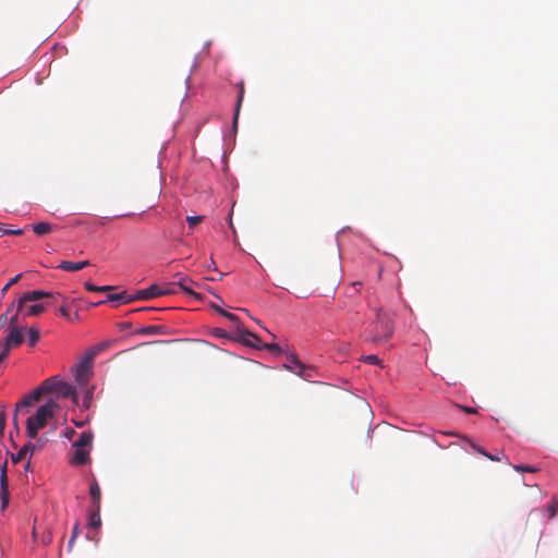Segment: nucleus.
<instances>
[{"mask_svg": "<svg viewBox=\"0 0 558 558\" xmlns=\"http://www.w3.org/2000/svg\"><path fill=\"white\" fill-rule=\"evenodd\" d=\"M59 410L57 401L50 399L45 404L40 405L36 413L29 416L26 421V434L33 439L37 437L38 430L44 428L48 421Z\"/></svg>", "mask_w": 558, "mask_h": 558, "instance_id": "obj_1", "label": "nucleus"}, {"mask_svg": "<svg viewBox=\"0 0 558 558\" xmlns=\"http://www.w3.org/2000/svg\"><path fill=\"white\" fill-rule=\"evenodd\" d=\"M369 332V340L375 343L388 340L393 333L392 314L383 308H378L376 311V318L371 324Z\"/></svg>", "mask_w": 558, "mask_h": 558, "instance_id": "obj_2", "label": "nucleus"}, {"mask_svg": "<svg viewBox=\"0 0 558 558\" xmlns=\"http://www.w3.org/2000/svg\"><path fill=\"white\" fill-rule=\"evenodd\" d=\"M7 337L0 341V348H5V353L9 355L12 347H16L23 343L24 335L19 324V312H16L9 320Z\"/></svg>", "mask_w": 558, "mask_h": 558, "instance_id": "obj_3", "label": "nucleus"}, {"mask_svg": "<svg viewBox=\"0 0 558 558\" xmlns=\"http://www.w3.org/2000/svg\"><path fill=\"white\" fill-rule=\"evenodd\" d=\"M41 389L45 393H57L64 399L71 398L74 402H76L77 396L75 388L63 380L57 379V377H50L46 379L41 384Z\"/></svg>", "mask_w": 558, "mask_h": 558, "instance_id": "obj_4", "label": "nucleus"}, {"mask_svg": "<svg viewBox=\"0 0 558 558\" xmlns=\"http://www.w3.org/2000/svg\"><path fill=\"white\" fill-rule=\"evenodd\" d=\"M94 357H92V354H86L80 360V362L74 366L73 373L75 380L80 385H85L89 380V377L92 375V368H93Z\"/></svg>", "mask_w": 558, "mask_h": 558, "instance_id": "obj_5", "label": "nucleus"}, {"mask_svg": "<svg viewBox=\"0 0 558 558\" xmlns=\"http://www.w3.org/2000/svg\"><path fill=\"white\" fill-rule=\"evenodd\" d=\"M44 390L41 389V385L36 388L33 392L25 396L19 403H16L15 409L16 412H25L28 413V409L33 407L44 395Z\"/></svg>", "mask_w": 558, "mask_h": 558, "instance_id": "obj_6", "label": "nucleus"}, {"mask_svg": "<svg viewBox=\"0 0 558 558\" xmlns=\"http://www.w3.org/2000/svg\"><path fill=\"white\" fill-rule=\"evenodd\" d=\"M49 296H52V293L50 292H45V291H41V290H34V291H29V292H26L24 293L19 300H17V311L16 312H21L23 308H24V305L27 303V302H33V301H38L40 299H44V298H49Z\"/></svg>", "mask_w": 558, "mask_h": 558, "instance_id": "obj_7", "label": "nucleus"}, {"mask_svg": "<svg viewBox=\"0 0 558 558\" xmlns=\"http://www.w3.org/2000/svg\"><path fill=\"white\" fill-rule=\"evenodd\" d=\"M175 277L178 280V289L183 291L185 294L193 296L195 299H201V294L193 290L194 286H197L191 278L183 276L182 274H177Z\"/></svg>", "mask_w": 558, "mask_h": 558, "instance_id": "obj_8", "label": "nucleus"}, {"mask_svg": "<svg viewBox=\"0 0 558 558\" xmlns=\"http://www.w3.org/2000/svg\"><path fill=\"white\" fill-rule=\"evenodd\" d=\"M134 301L133 295L128 294L125 291H122L120 293H111L107 295L106 300L99 301L97 303H94L93 306H98L101 304H105L107 302H114L117 305L119 304H128Z\"/></svg>", "mask_w": 558, "mask_h": 558, "instance_id": "obj_9", "label": "nucleus"}, {"mask_svg": "<svg viewBox=\"0 0 558 558\" xmlns=\"http://www.w3.org/2000/svg\"><path fill=\"white\" fill-rule=\"evenodd\" d=\"M134 298V301L137 300H150L154 298L160 296V286L159 284H151L147 289L140 290L135 294H132Z\"/></svg>", "mask_w": 558, "mask_h": 558, "instance_id": "obj_10", "label": "nucleus"}, {"mask_svg": "<svg viewBox=\"0 0 558 558\" xmlns=\"http://www.w3.org/2000/svg\"><path fill=\"white\" fill-rule=\"evenodd\" d=\"M238 331L241 335L240 341L242 343H244L247 347H252V348H257V349L260 348V344H259L260 339L256 335L242 329V327H240V326H238Z\"/></svg>", "mask_w": 558, "mask_h": 558, "instance_id": "obj_11", "label": "nucleus"}, {"mask_svg": "<svg viewBox=\"0 0 558 558\" xmlns=\"http://www.w3.org/2000/svg\"><path fill=\"white\" fill-rule=\"evenodd\" d=\"M136 333L143 336L167 335L168 328L165 325H151L140 328Z\"/></svg>", "mask_w": 558, "mask_h": 558, "instance_id": "obj_12", "label": "nucleus"}, {"mask_svg": "<svg viewBox=\"0 0 558 558\" xmlns=\"http://www.w3.org/2000/svg\"><path fill=\"white\" fill-rule=\"evenodd\" d=\"M89 495L92 497V507L100 508L101 492H100V487L95 478H93V481L89 485Z\"/></svg>", "mask_w": 558, "mask_h": 558, "instance_id": "obj_13", "label": "nucleus"}, {"mask_svg": "<svg viewBox=\"0 0 558 558\" xmlns=\"http://www.w3.org/2000/svg\"><path fill=\"white\" fill-rule=\"evenodd\" d=\"M89 265H90L89 260H82V262H76V263L63 260V262H61V264L58 267L64 271H77V270H81Z\"/></svg>", "mask_w": 558, "mask_h": 558, "instance_id": "obj_14", "label": "nucleus"}, {"mask_svg": "<svg viewBox=\"0 0 558 558\" xmlns=\"http://www.w3.org/2000/svg\"><path fill=\"white\" fill-rule=\"evenodd\" d=\"M89 461V453L87 450L82 448H76L72 459L71 463L73 465H83L86 464Z\"/></svg>", "mask_w": 558, "mask_h": 558, "instance_id": "obj_15", "label": "nucleus"}, {"mask_svg": "<svg viewBox=\"0 0 558 558\" xmlns=\"http://www.w3.org/2000/svg\"><path fill=\"white\" fill-rule=\"evenodd\" d=\"M303 365L304 363H302L295 354H290L283 366L295 374V371L302 368Z\"/></svg>", "mask_w": 558, "mask_h": 558, "instance_id": "obj_16", "label": "nucleus"}, {"mask_svg": "<svg viewBox=\"0 0 558 558\" xmlns=\"http://www.w3.org/2000/svg\"><path fill=\"white\" fill-rule=\"evenodd\" d=\"M89 527L92 529H98L101 525V519H100V508H93L89 511Z\"/></svg>", "mask_w": 558, "mask_h": 558, "instance_id": "obj_17", "label": "nucleus"}, {"mask_svg": "<svg viewBox=\"0 0 558 558\" xmlns=\"http://www.w3.org/2000/svg\"><path fill=\"white\" fill-rule=\"evenodd\" d=\"M93 441V434L89 432H83L78 439L74 442L76 448L85 449V447L90 446Z\"/></svg>", "mask_w": 558, "mask_h": 558, "instance_id": "obj_18", "label": "nucleus"}, {"mask_svg": "<svg viewBox=\"0 0 558 558\" xmlns=\"http://www.w3.org/2000/svg\"><path fill=\"white\" fill-rule=\"evenodd\" d=\"M22 311H24V317L38 316L45 311V305L44 304H34V305H29V306L24 305V308Z\"/></svg>", "mask_w": 558, "mask_h": 558, "instance_id": "obj_19", "label": "nucleus"}, {"mask_svg": "<svg viewBox=\"0 0 558 558\" xmlns=\"http://www.w3.org/2000/svg\"><path fill=\"white\" fill-rule=\"evenodd\" d=\"M37 235H45L52 231L53 227L48 222H38L32 226Z\"/></svg>", "mask_w": 558, "mask_h": 558, "instance_id": "obj_20", "label": "nucleus"}, {"mask_svg": "<svg viewBox=\"0 0 558 558\" xmlns=\"http://www.w3.org/2000/svg\"><path fill=\"white\" fill-rule=\"evenodd\" d=\"M0 500H1V511L3 512L10 501V493H9V486H0Z\"/></svg>", "mask_w": 558, "mask_h": 558, "instance_id": "obj_21", "label": "nucleus"}, {"mask_svg": "<svg viewBox=\"0 0 558 558\" xmlns=\"http://www.w3.org/2000/svg\"><path fill=\"white\" fill-rule=\"evenodd\" d=\"M178 281L172 283H167L165 286H160V296L162 295H171L178 293Z\"/></svg>", "mask_w": 558, "mask_h": 558, "instance_id": "obj_22", "label": "nucleus"}, {"mask_svg": "<svg viewBox=\"0 0 558 558\" xmlns=\"http://www.w3.org/2000/svg\"><path fill=\"white\" fill-rule=\"evenodd\" d=\"M314 368L308 365H303L302 368L295 371V374L304 379L313 377Z\"/></svg>", "mask_w": 558, "mask_h": 558, "instance_id": "obj_23", "label": "nucleus"}, {"mask_svg": "<svg viewBox=\"0 0 558 558\" xmlns=\"http://www.w3.org/2000/svg\"><path fill=\"white\" fill-rule=\"evenodd\" d=\"M243 97H244V87H243V85L241 84V86H240V92H239V96H238V100H236V107H235L234 118H233V123H234V125H236V123H238V118H239L240 107H241V104H242Z\"/></svg>", "mask_w": 558, "mask_h": 558, "instance_id": "obj_24", "label": "nucleus"}, {"mask_svg": "<svg viewBox=\"0 0 558 558\" xmlns=\"http://www.w3.org/2000/svg\"><path fill=\"white\" fill-rule=\"evenodd\" d=\"M7 470L8 462L5 461L0 465V486H9Z\"/></svg>", "mask_w": 558, "mask_h": 558, "instance_id": "obj_25", "label": "nucleus"}, {"mask_svg": "<svg viewBox=\"0 0 558 558\" xmlns=\"http://www.w3.org/2000/svg\"><path fill=\"white\" fill-rule=\"evenodd\" d=\"M39 340V331L37 328H29L28 329V343L29 345H35Z\"/></svg>", "mask_w": 558, "mask_h": 558, "instance_id": "obj_26", "label": "nucleus"}, {"mask_svg": "<svg viewBox=\"0 0 558 558\" xmlns=\"http://www.w3.org/2000/svg\"><path fill=\"white\" fill-rule=\"evenodd\" d=\"M109 347L107 342L99 343L95 347H93L89 351H87L88 354H92V357H96L100 352L106 350Z\"/></svg>", "mask_w": 558, "mask_h": 558, "instance_id": "obj_27", "label": "nucleus"}, {"mask_svg": "<svg viewBox=\"0 0 558 558\" xmlns=\"http://www.w3.org/2000/svg\"><path fill=\"white\" fill-rule=\"evenodd\" d=\"M5 424H7V415H5L3 407H0V438L3 437Z\"/></svg>", "mask_w": 558, "mask_h": 558, "instance_id": "obj_28", "label": "nucleus"}, {"mask_svg": "<svg viewBox=\"0 0 558 558\" xmlns=\"http://www.w3.org/2000/svg\"><path fill=\"white\" fill-rule=\"evenodd\" d=\"M204 216H187L186 221L191 228L203 221Z\"/></svg>", "mask_w": 558, "mask_h": 558, "instance_id": "obj_29", "label": "nucleus"}, {"mask_svg": "<svg viewBox=\"0 0 558 558\" xmlns=\"http://www.w3.org/2000/svg\"><path fill=\"white\" fill-rule=\"evenodd\" d=\"M221 315L225 316L226 318H228L229 320L235 323L238 326L242 327V325L240 324L239 317L236 315H234L233 313H230L227 311H221Z\"/></svg>", "mask_w": 558, "mask_h": 558, "instance_id": "obj_30", "label": "nucleus"}, {"mask_svg": "<svg viewBox=\"0 0 558 558\" xmlns=\"http://www.w3.org/2000/svg\"><path fill=\"white\" fill-rule=\"evenodd\" d=\"M558 504L553 501L546 506V509L548 511V518L551 519L555 517L557 512Z\"/></svg>", "mask_w": 558, "mask_h": 558, "instance_id": "obj_31", "label": "nucleus"}, {"mask_svg": "<svg viewBox=\"0 0 558 558\" xmlns=\"http://www.w3.org/2000/svg\"><path fill=\"white\" fill-rule=\"evenodd\" d=\"M21 277H22V274H19L15 277H13L12 279H10L9 282L3 287L2 293H5L9 290L10 287H12L13 284L17 283L19 280L21 279Z\"/></svg>", "mask_w": 558, "mask_h": 558, "instance_id": "obj_32", "label": "nucleus"}, {"mask_svg": "<svg viewBox=\"0 0 558 558\" xmlns=\"http://www.w3.org/2000/svg\"><path fill=\"white\" fill-rule=\"evenodd\" d=\"M260 348H264V349L275 352V353L281 352V349L277 343H265L264 345H260Z\"/></svg>", "mask_w": 558, "mask_h": 558, "instance_id": "obj_33", "label": "nucleus"}, {"mask_svg": "<svg viewBox=\"0 0 558 558\" xmlns=\"http://www.w3.org/2000/svg\"><path fill=\"white\" fill-rule=\"evenodd\" d=\"M513 469L519 472H536V469L530 465L518 464L514 465Z\"/></svg>", "mask_w": 558, "mask_h": 558, "instance_id": "obj_34", "label": "nucleus"}, {"mask_svg": "<svg viewBox=\"0 0 558 558\" xmlns=\"http://www.w3.org/2000/svg\"><path fill=\"white\" fill-rule=\"evenodd\" d=\"M363 360L369 364H374V365H377L380 363V360L378 359L377 355H367V356H364Z\"/></svg>", "mask_w": 558, "mask_h": 558, "instance_id": "obj_35", "label": "nucleus"}, {"mask_svg": "<svg viewBox=\"0 0 558 558\" xmlns=\"http://www.w3.org/2000/svg\"><path fill=\"white\" fill-rule=\"evenodd\" d=\"M13 304L7 310V312L4 314H2L0 316V326L1 328L5 325V323L8 322V314L12 311L13 308Z\"/></svg>", "mask_w": 558, "mask_h": 558, "instance_id": "obj_36", "label": "nucleus"}, {"mask_svg": "<svg viewBox=\"0 0 558 558\" xmlns=\"http://www.w3.org/2000/svg\"><path fill=\"white\" fill-rule=\"evenodd\" d=\"M27 453L23 451V449H20V451L15 454V456H12V461L14 463H17L20 462L21 460H23L25 458Z\"/></svg>", "mask_w": 558, "mask_h": 558, "instance_id": "obj_37", "label": "nucleus"}, {"mask_svg": "<svg viewBox=\"0 0 558 558\" xmlns=\"http://www.w3.org/2000/svg\"><path fill=\"white\" fill-rule=\"evenodd\" d=\"M24 233L23 229H7L3 230V234L21 235Z\"/></svg>", "mask_w": 558, "mask_h": 558, "instance_id": "obj_38", "label": "nucleus"}, {"mask_svg": "<svg viewBox=\"0 0 558 558\" xmlns=\"http://www.w3.org/2000/svg\"><path fill=\"white\" fill-rule=\"evenodd\" d=\"M84 287L89 292H99V286H95L92 282H88V281L85 282Z\"/></svg>", "mask_w": 558, "mask_h": 558, "instance_id": "obj_39", "label": "nucleus"}, {"mask_svg": "<svg viewBox=\"0 0 558 558\" xmlns=\"http://www.w3.org/2000/svg\"><path fill=\"white\" fill-rule=\"evenodd\" d=\"M77 535H78V526L75 525L74 529H73L72 536H71V538L69 541V544H68L69 547L73 546L74 539L76 538Z\"/></svg>", "mask_w": 558, "mask_h": 558, "instance_id": "obj_40", "label": "nucleus"}, {"mask_svg": "<svg viewBox=\"0 0 558 558\" xmlns=\"http://www.w3.org/2000/svg\"><path fill=\"white\" fill-rule=\"evenodd\" d=\"M21 449L26 453L33 452L35 450V445L33 442H27Z\"/></svg>", "mask_w": 558, "mask_h": 558, "instance_id": "obj_41", "label": "nucleus"}, {"mask_svg": "<svg viewBox=\"0 0 558 558\" xmlns=\"http://www.w3.org/2000/svg\"><path fill=\"white\" fill-rule=\"evenodd\" d=\"M59 312L64 318H70V308L68 306H61Z\"/></svg>", "mask_w": 558, "mask_h": 558, "instance_id": "obj_42", "label": "nucleus"}, {"mask_svg": "<svg viewBox=\"0 0 558 558\" xmlns=\"http://www.w3.org/2000/svg\"><path fill=\"white\" fill-rule=\"evenodd\" d=\"M19 413L20 412H16V410L14 411V414H13V425H14V428L19 432Z\"/></svg>", "mask_w": 558, "mask_h": 558, "instance_id": "obj_43", "label": "nucleus"}, {"mask_svg": "<svg viewBox=\"0 0 558 558\" xmlns=\"http://www.w3.org/2000/svg\"><path fill=\"white\" fill-rule=\"evenodd\" d=\"M472 448L477 451L478 453L483 454L484 457H486V454H489L488 452H486L483 448L481 447H477L476 445L472 444Z\"/></svg>", "mask_w": 558, "mask_h": 558, "instance_id": "obj_44", "label": "nucleus"}, {"mask_svg": "<svg viewBox=\"0 0 558 558\" xmlns=\"http://www.w3.org/2000/svg\"><path fill=\"white\" fill-rule=\"evenodd\" d=\"M116 287L113 286H99V292L112 291Z\"/></svg>", "mask_w": 558, "mask_h": 558, "instance_id": "obj_45", "label": "nucleus"}, {"mask_svg": "<svg viewBox=\"0 0 558 558\" xmlns=\"http://www.w3.org/2000/svg\"><path fill=\"white\" fill-rule=\"evenodd\" d=\"M5 350V348H0V363L8 356Z\"/></svg>", "mask_w": 558, "mask_h": 558, "instance_id": "obj_46", "label": "nucleus"}, {"mask_svg": "<svg viewBox=\"0 0 558 558\" xmlns=\"http://www.w3.org/2000/svg\"><path fill=\"white\" fill-rule=\"evenodd\" d=\"M486 458L492 460V461H500L501 458L499 456H493V454H486Z\"/></svg>", "mask_w": 558, "mask_h": 558, "instance_id": "obj_47", "label": "nucleus"}, {"mask_svg": "<svg viewBox=\"0 0 558 558\" xmlns=\"http://www.w3.org/2000/svg\"><path fill=\"white\" fill-rule=\"evenodd\" d=\"M155 310L156 308H154V307H142V308H137V310L132 311V313L141 312V311H155Z\"/></svg>", "mask_w": 558, "mask_h": 558, "instance_id": "obj_48", "label": "nucleus"}, {"mask_svg": "<svg viewBox=\"0 0 558 558\" xmlns=\"http://www.w3.org/2000/svg\"><path fill=\"white\" fill-rule=\"evenodd\" d=\"M211 307L221 315V311H225L223 308H221L219 305H216V304H211Z\"/></svg>", "mask_w": 558, "mask_h": 558, "instance_id": "obj_49", "label": "nucleus"}, {"mask_svg": "<svg viewBox=\"0 0 558 558\" xmlns=\"http://www.w3.org/2000/svg\"><path fill=\"white\" fill-rule=\"evenodd\" d=\"M464 410L466 413H475L476 412V410L472 409V408H465Z\"/></svg>", "mask_w": 558, "mask_h": 558, "instance_id": "obj_50", "label": "nucleus"}, {"mask_svg": "<svg viewBox=\"0 0 558 558\" xmlns=\"http://www.w3.org/2000/svg\"><path fill=\"white\" fill-rule=\"evenodd\" d=\"M3 230H5V229L3 228V225H2V223H0V232H2V233H3Z\"/></svg>", "mask_w": 558, "mask_h": 558, "instance_id": "obj_51", "label": "nucleus"}, {"mask_svg": "<svg viewBox=\"0 0 558 558\" xmlns=\"http://www.w3.org/2000/svg\"><path fill=\"white\" fill-rule=\"evenodd\" d=\"M74 433L73 429L70 430V433L66 434V436H71Z\"/></svg>", "mask_w": 558, "mask_h": 558, "instance_id": "obj_52", "label": "nucleus"}]
</instances>
